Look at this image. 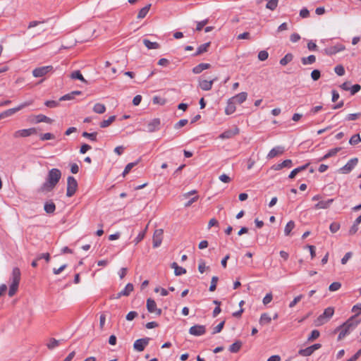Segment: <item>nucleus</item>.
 I'll return each instance as SVG.
<instances>
[{
    "instance_id": "obj_1",
    "label": "nucleus",
    "mask_w": 361,
    "mask_h": 361,
    "mask_svg": "<svg viewBox=\"0 0 361 361\" xmlns=\"http://www.w3.org/2000/svg\"><path fill=\"white\" fill-rule=\"evenodd\" d=\"M61 173L58 169H51L49 171L46 181L40 188L41 192H51L59 183Z\"/></svg>"
},
{
    "instance_id": "obj_2",
    "label": "nucleus",
    "mask_w": 361,
    "mask_h": 361,
    "mask_svg": "<svg viewBox=\"0 0 361 361\" xmlns=\"http://www.w3.org/2000/svg\"><path fill=\"white\" fill-rule=\"evenodd\" d=\"M360 322V320L355 319V316H352L342 325L337 327L336 331H339L338 340L341 341L348 335Z\"/></svg>"
},
{
    "instance_id": "obj_3",
    "label": "nucleus",
    "mask_w": 361,
    "mask_h": 361,
    "mask_svg": "<svg viewBox=\"0 0 361 361\" xmlns=\"http://www.w3.org/2000/svg\"><path fill=\"white\" fill-rule=\"evenodd\" d=\"M334 314V307H329L326 308L324 312L314 320V325L316 326H319L326 324L333 317Z\"/></svg>"
},
{
    "instance_id": "obj_4",
    "label": "nucleus",
    "mask_w": 361,
    "mask_h": 361,
    "mask_svg": "<svg viewBox=\"0 0 361 361\" xmlns=\"http://www.w3.org/2000/svg\"><path fill=\"white\" fill-rule=\"evenodd\" d=\"M33 100H29L26 101L20 104H19L18 106L7 109L0 114V119L5 118L6 117L11 116L18 112V111L23 109L25 107H27L31 104H32Z\"/></svg>"
},
{
    "instance_id": "obj_5",
    "label": "nucleus",
    "mask_w": 361,
    "mask_h": 361,
    "mask_svg": "<svg viewBox=\"0 0 361 361\" xmlns=\"http://www.w3.org/2000/svg\"><path fill=\"white\" fill-rule=\"evenodd\" d=\"M78 188V182L73 176H68L67 178V190L66 195L72 197L76 192Z\"/></svg>"
},
{
    "instance_id": "obj_6",
    "label": "nucleus",
    "mask_w": 361,
    "mask_h": 361,
    "mask_svg": "<svg viewBox=\"0 0 361 361\" xmlns=\"http://www.w3.org/2000/svg\"><path fill=\"white\" fill-rule=\"evenodd\" d=\"M35 134H37L36 128H27V129H22V130H16L13 133V137L15 138L27 137L32 135H35Z\"/></svg>"
},
{
    "instance_id": "obj_7",
    "label": "nucleus",
    "mask_w": 361,
    "mask_h": 361,
    "mask_svg": "<svg viewBox=\"0 0 361 361\" xmlns=\"http://www.w3.org/2000/svg\"><path fill=\"white\" fill-rule=\"evenodd\" d=\"M358 159L357 158H353L350 159L346 164L339 169V172L341 173L347 174L349 173L354 167L357 165Z\"/></svg>"
},
{
    "instance_id": "obj_8",
    "label": "nucleus",
    "mask_w": 361,
    "mask_h": 361,
    "mask_svg": "<svg viewBox=\"0 0 361 361\" xmlns=\"http://www.w3.org/2000/svg\"><path fill=\"white\" fill-rule=\"evenodd\" d=\"M53 70V66H46L36 68L32 71V75L35 78H40L45 75L49 72Z\"/></svg>"
},
{
    "instance_id": "obj_9",
    "label": "nucleus",
    "mask_w": 361,
    "mask_h": 361,
    "mask_svg": "<svg viewBox=\"0 0 361 361\" xmlns=\"http://www.w3.org/2000/svg\"><path fill=\"white\" fill-rule=\"evenodd\" d=\"M163 233H164L163 229H157L154 232L152 242H153V247L154 248L158 247L161 245L162 239H163Z\"/></svg>"
},
{
    "instance_id": "obj_10",
    "label": "nucleus",
    "mask_w": 361,
    "mask_h": 361,
    "mask_svg": "<svg viewBox=\"0 0 361 361\" xmlns=\"http://www.w3.org/2000/svg\"><path fill=\"white\" fill-rule=\"evenodd\" d=\"M147 309L150 313H155L157 315L159 316L161 314V310L157 308L156 302L151 298H148L147 300Z\"/></svg>"
},
{
    "instance_id": "obj_11",
    "label": "nucleus",
    "mask_w": 361,
    "mask_h": 361,
    "mask_svg": "<svg viewBox=\"0 0 361 361\" xmlns=\"http://www.w3.org/2000/svg\"><path fill=\"white\" fill-rule=\"evenodd\" d=\"M161 121L159 118H153L149 121L147 124V131L149 133H153L157 131L160 128Z\"/></svg>"
},
{
    "instance_id": "obj_12",
    "label": "nucleus",
    "mask_w": 361,
    "mask_h": 361,
    "mask_svg": "<svg viewBox=\"0 0 361 361\" xmlns=\"http://www.w3.org/2000/svg\"><path fill=\"white\" fill-rule=\"evenodd\" d=\"M206 328L204 325H195L190 328L189 334L195 336H200L204 334Z\"/></svg>"
},
{
    "instance_id": "obj_13",
    "label": "nucleus",
    "mask_w": 361,
    "mask_h": 361,
    "mask_svg": "<svg viewBox=\"0 0 361 361\" xmlns=\"http://www.w3.org/2000/svg\"><path fill=\"white\" fill-rule=\"evenodd\" d=\"M240 130L238 127H234L233 129L227 130L219 135V137L222 140L230 139L238 135Z\"/></svg>"
},
{
    "instance_id": "obj_14",
    "label": "nucleus",
    "mask_w": 361,
    "mask_h": 361,
    "mask_svg": "<svg viewBox=\"0 0 361 361\" xmlns=\"http://www.w3.org/2000/svg\"><path fill=\"white\" fill-rule=\"evenodd\" d=\"M149 341V338H140L136 340L133 344L135 350L139 352L144 350L145 346L147 345Z\"/></svg>"
},
{
    "instance_id": "obj_15",
    "label": "nucleus",
    "mask_w": 361,
    "mask_h": 361,
    "mask_svg": "<svg viewBox=\"0 0 361 361\" xmlns=\"http://www.w3.org/2000/svg\"><path fill=\"white\" fill-rule=\"evenodd\" d=\"M345 49V46L341 44H338L335 46L327 47L324 49L327 55H334Z\"/></svg>"
},
{
    "instance_id": "obj_16",
    "label": "nucleus",
    "mask_w": 361,
    "mask_h": 361,
    "mask_svg": "<svg viewBox=\"0 0 361 361\" xmlns=\"http://www.w3.org/2000/svg\"><path fill=\"white\" fill-rule=\"evenodd\" d=\"M285 151V149L282 146H277L271 149L267 154V159H271L275 157L282 154Z\"/></svg>"
},
{
    "instance_id": "obj_17",
    "label": "nucleus",
    "mask_w": 361,
    "mask_h": 361,
    "mask_svg": "<svg viewBox=\"0 0 361 361\" xmlns=\"http://www.w3.org/2000/svg\"><path fill=\"white\" fill-rule=\"evenodd\" d=\"M216 80V78H214L211 80H202L199 81V87L204 91L210 90L212 88V85L214 82Z\"/></svg>"
},
{
    "instance_id": "obj_18",
    "label": "nucleus",
    "mask_w": 361,
    "mask_h": 361,
    "mask_svg": "<svg viewBox=\"0 0 361 361\" xmlns=\"http://www.w3.org/2000/svg\"><path fill=\"white\" fill-rule=\"evenodd\" d=\"M11 280L12 281L11 283L19 285L20 280V271L18 267L13 269Z\"/></svg>"
},
{
    "instance_id": "obj_19",
    "label": "nucleus",
    "mask_w": 361,
    "mask_h": 361,
    "mask_svg": "<svg viewBox=\"0 0 361 361\" xmlns=\"http://www.w3.org/2000/svg\"><path fill=\"white\" fill-rule=\"evenodd\" d=\"M292 166V161L286 159L281 163L276 164L272 166V169L275 171H279L283 168H290Z\"/></svg>"
},
{
    "instance_id": "obj_20",
    "label": "nucleus",
    "mask_w": 361,
    "mask_h": 361,
    "mask_svg": "<svg viewBox=\"0 0 361 361\" xmlns=\"http://www.w3.org/2000/svg\"><path fill=\"white\" fill-rule=\"evenodd\" d=\"M334 202V199H329L327 200H321L317 204L314 205V209H328L330 207L331 204Z\"/></svg>"
},
{
    "instance_id": "obj_21",
    "label": "nucleus",
    "mask_w": 361,
    "mask_h": 361,
    "mask_svg": "<svg viewBox=\"0 0 361 361\" xmlns=\"http://www.w3.org/2000/svg\"><path fill=\"white\" fill-rule=\"evenodd\" d=\"M211 67L209 63H201L192 68V73L195 74H199L204 70L208 69Z\"/></svg>"
},
{
    "instance_id": "obj_22",
    "label": "nucleus",
    "mask_w": 361,
    "mask_h": 361,
    "mask_svg": "<svg viewBox=\"0 0 361 361\" xmlns=\"http://www.w3.org/2000/svg\"><path fill=\"white\" fill-rule=\"evenodd\" d=\"M247 97V94L245 92H240L234 97H231V99L236 104H242L243 103Z\"/></svg>"
},
{
    "instance_id": "obj_23",
    "label": "nucleus",
    "mask_w": 361,
    "mask_h": 361,
    "mask_svg": "<svg viewBox=\"0 0 361 361\" xmlns=\"http://www.w3.org/2000/svg\"><path fill=\"white\" fill-rule=\"evenodd\" d=\"M236 109L235 103L230 98L227 102V105L225 109V113L227 115L232 114Z\"/></svg>"
},
{
    "instance_id": "obj_24",
    "label": "nucleus",
    "mask_w": 361,
    "mask_h": 361,
    "mask_svg": "<svg viewBox=\"0 0 361 361\" xmlns=\"http://www.w3.org/2000/svg\"><path fill=\"white\" fill-rule=\"evenodd\" d=\"M209 46H210V42H207V43L201 44L200 47H197L196 52L192 54V56H196L200 55L204 52H207Z\"/></svg>"
},
{
    "instance_id": "obj_25",
    "label": "nucleus",
    "mask_w": 361,
    "mask_h": 361,
    "mask_svg": "<svg viewBox=\"0 0 361 361\" xmlns=\"http://www.w3.org/2000/svg\"><path fill=\"white\" fill-rule=\"evenodd\" d=\"M143 42V44H145V46L148 49H159L160 48V45L159 43L154 42H152L151 41H149V39H144L142 40Z\"/></svg>"
},
{
    "instance_id": "obj_26",
    "label": "nucleus",
    "mask_w": 361,
    "mask_h": 361,
    "mask_svg": "<svg viewBox=\"0 0 361 361\" xmlns=\"http://www.w3.org/2000/svg\"><path fill=\"white\" fill-rule=\"evenodd\" d=\"M171 267L174 269L176 276H180L186 273V269L182 267H179L176 262H173Z\"/></svg>"
},
{
    "instance_id": "obj_27",
    "label": "nucleus",
    "mask_w": 361,
    "mask_h": 361,
    "mask_svg": "<svg viewBox=\"0 0 361 361\" xmlns=\"http://www.w3.org/2000/svg\"><path fill=\"white\" fill-rule=\"evenodd\" d=\"M271 322V317L267 313H263L261 314L259 323L260 325L264 326L270 324Z\"/></svg>"
},
{
    "instance_id": "obj_28",
    "label": "nucleus",
    "mask_w": 361,
    "mask_h": 361,
    "mask_svg": "<svg viewBox=\"0 0 361 361\" xmlns=\"http://www.w3.org/2000/svg\"><path fill=\"white\" fill-rule=\"evenodd\" d=\"M41 122L51 123L53 122V119L43 114L37 115L35 116V123H39Z\"/></svg>"
},
{
    "instance_id": "obj_29",
    "label": "nucleus",
    "mask_w": 361,
    "mask_h": 361,
    "mask_svg": "<svg viewBox=\"0 0 361 361\" xmlns=\"http://www.w3.org/2000/svg\"><path fill=\"white\" fill-rule=\"evenodd\" d=\"M44 209L47 214H53L56 209V205L52 201L46 202Z\"/></svg>"
},
{
    "instance_id": "obj_30",
    "label": "nucleus",
    "mask_w": 361,
    "mask_h": 361,
    "mask_svg": "<svg viewBox=\"0 0 361 361\" xmlns=\"http://www.w3.org/2000/svg\"><path fill=\"white\" fill-rule=\"evenodd\" d=\"M150 7H151V4H149L146 5L145 7H143L142 8H141L140 10V11L138 12L137 18L138 19L144 18L148 13L150 9Z\"/></svg>"
},
{
    "instance_id": "obj_31",
    "label": "nucleus",
    "mask_w": 361,
    "mask_h": 361,
    "mask_svg": "<svg viewBox=\"0 0 361 361\" xmlns=\"http://www.w3.org/2000/svg\"><path fill=\"white\" fill-rule=\"evenodd\" d=\"M70 76L72 79H77L86 84L87 83V81L84 78L80 71H75L72 72Z\"/></svg>"
},
{
    "instance_id": "obj_32",
    "label": "nucleus",
    "mask_w": 361,
    "mask_h": 361,
    "mask_svg": "<svg viewBox=\"0 0 361 361\" xmlns=\"http://www.w3.org/2000/svg\"><path fill=\"white\" fill-rule=\"evenodd\" d=\"M93 111H94V112H95L97 114H102L106 111V106L103 104L97 103L94 104V106L93 107Z\"/></svg>"
},
{
    "instance_id": "obj_33",
    "label": "nucleus",
    "mask_w": 361,
    "mask_h": 361,
    "mask_svg": "<svg viewBox=\"0 0 361 361\" xmlns=\"http://www.w3.org/2000/svg\"><path fill=\"white\" fill-rule=\"evenodd\" d=\"M301 61L303 65L312 64L316 61V57L314 55H310L307 57L302 58Z\"/></svg>"
},
{
    "instance_id": "obj_34",
    "label": "nucleus",
    "mask_w": 361,
    "mask_h": 361,
    "mask_svg": "<svg viewBox=\"0 0 361 361\" xmlns=\"http://www.w3.org/2000/svg\"><path fill=\"white\" fill-rule=\"evenodd\" d=\"M293 59V56L292 54L290 53H288L286 54L284 57H283L281 60H280V64L281 66H286L287 65L288 63H290Z\"/></svg>"
},
{
    "instance_id": "obj_35",
    "label": "nucleus",
    "mask_w": 361,
    "mask_h": 361,
    "mask_svg": "<svg viewBox=\"0 0 361 361\" xmlns=\"http://www.w3.org/2000/svg\"><path fill=\"white\" fill-rule=\"evenodd\" d=\"M295 228V222L290 221L287 223L284 228V234L286 236L290 235L291 231Z\"/></svg>"
},
{
    "instance_id": "obj_36",
    "label": "nucleus",
    "mask_w": 361,
    "mask_h": 361,
    "mask_svg": "<svg viewBox=\"0 0 361 361\" xmlns=\"http://www.w3.org/2000/svg\"><path fill=\"white\" fill-rule=\"evenodd\" d=\"M115 119H116V116H111L109 117L108 119L104 120L103 121H102L100 123L99 126L102 128H106L109 126H110L115 121Z\"/></svg>"
},
{
    "instance_id": "obj_37",
    "label": "nucleus",
    "mask_w": 361,
    "mask_h": 361,
    "mask_svg": "<svg viewBox=\"0 0 361 361\" xmlns=\"http://www.w3.org/2000/svg\"><path fill=\"white\" fill-rule=\"evenodd\" d=\"M242 346V343L239 341L233 343L229 347V350L231 353H238Z\"/></svg>"
},
{
    "instance_id": "obj_38",
    "label": "nucleus",
    "mask_w": 361,
    "mask_h": 361,
    "mask_svg": "<svg viewBox=\"0 0 361 361\" xmlns=\"http://www.w3.org/2000/svg\"><path fill=\"white\" fill-rule=\"evenodd\" d=\"M133 290V285L130 283H128L123 290H121V294L123 295V296H128L130 293Z\"/></svg>"
},
{
    "instance_id": "obj_39",
    "label": "nucleus",
    "mask_w": 361,
    "mask_h": 361,
    "mask_svg": "<svg viewBox=\"0 0 361 361\" xmlns=\"http://www.w3.org/2000/svg\"><path fill=\"white\" fill-rule=\"evenodd\" d=\"M312 353L313 352L310 346L304 349H300L298 351V354L304 357L310 356Z\"/></svg>"
},
{
    "instance_id": "obj_40",
    "label": "nucleus",
    "mask_w": 361,
    "mask_h": 361,
    "mask_svg": "<svg viewBox=\"0 0 361 361\" xmlns=\"http://www.w3.org/2000/svg\"><path fill=\"white\" fill-rule=\"evenodd\" d=\"M361 142V138H360V136L359 134H355V135H353L350 140H349V143L352 145H357L358 144L359 142Z\"/></svg>"
},
{
    "instance_id": "obj_41",
    "label": "nucleus",
    "mask_w": 361,
    "mask_h": 361,
    "mask_svg": "<svg viewBox=\"0 0 361 361\" xmlns=\"http://www.w3.org/2000/svg\"><path fill=\"white\" fill-rule=\"evenodd\" d=\"M97 133L96 132L91 133H87V132H83L82 135L84 137L88 138L92 141H96L97 140Z\"/></svg>"
},
{
    "instance_id": "obj_42",
    "label": "nucleus",
    "mask_w": 361,
    "mask_h": 361,
    "mask_svg": "<svg viewBox=\"0 0 361 361\" xmlns=\"http://www.w3.org/2000/svg\"><path fill=\"white\" fill-rule=\"evenodd\" d=\"M138 161H136V162H131V163H129L128 164L125 169H124V171L123 172V176H125L126 174H128L130 170L135 166L137 165Z\"/></svg>"
},
{
    "instance_id": "obj_43",
    "label": "nucleus",
    "mask_w": 361,
    "mask_h": 361,
    "mask_svg": "<svg viewBox=\"0 0 361 361\" xmlns=\"http://www.w3.org/2000/svg\"><path fill=\"white\" fill-rule=\"evenodd\" d=\"M59 101H54V100H47L44 102V104L46 106L49 108H55L57 107L59 105Z\"/></svg>"
},
{
    "instance_id": "obj_44",
    "label": "nucleus",
    "mask_w": 361,
    "mask_h": 361,
    "mask_svg": "<svg viewBox=\"0 0 361 361\" xmlns=\"http://www.w3.org/2000/svg\"><path fill=\"white\" fill-rule=\"evenodd\" d=\"M218 280H219V278L216 276H214L212 278L211 285L209 286L210 291H214L216 290V283H217Z\"/></svg>"
},
{
    "instance_id": "obj_45",
    "label": "nucleus",
    "mask_w": 361,
    "mask_h": 361,
    "mask_svg": "<svg viewBox=\"0 0 361 361\" xmlns=\"http://www.w3.org/2000/svg\"><path fill=\"white\" fill-rule=\"evenodd\" d=\"M352 312H354L355 314L354 315L355 317L356 318V317L357 315H359L360 314H361V303H357L356 305H355L353 307H352Z\"/></svg>"
},
{
    "instance_id": "obj_46",
    "label": "nucleus",
    "mask_w": 361,
    "mask_h": 361,
    "mask_svg": "<svg viewBox=\"0 0 361 361\" xmlns=\"http://www.w3.org/2000/svg\"><path fill=\"white\" fill-rule=\"evenodd\" d=\"M269 54L267 51H260L258 54V59L259 61H264L268 59Z\"/></svg>"
},
{
    "instance_id": "obj_47",
    "label": "nucleus",
    "mask_w": 361,
    "mask_h": 361,
    "mask_svg": "<svg viewBox=\"0 0 361 361\" xmlns=\"http://www.w3.org/2000/svg\"><path fill=\"white\" fill-rule=\"evenodd\" d=\"M340 224L337 222H333L329 226V229L331 233H336L340 229Z\"/></svg>"
},
{
    "instance_id": "obj_48",
    "label": "nucleus",
    "mask_w": 361,
    "mask_h": 361,
    "mask_svg": "<svg viewBox=\"0 0 361 361\" xmlns=\"http://www.w3.org/2000/svg\"><path fill=\"white\" fill-rule=\"evenodd\" d=\"M59 343V341L56 340L55 338H51L49 342L47 344V345L49 349H53L55 347L58 346Z\"/></svg>"
},
{
    "instance_id": "obj_49",
    "label": "nucleus",
    "mask_w": 361,
    "mask_h": 361,
    "mask_svg": "<svg viewBox=\"0 0 361 361\" xmlns=\"http://www.w3.org/2000/svg\"><path fill=\"white\" fill-rule=\"evenodd\" d=\"M334 71L339 76H342L345 74V69H344L343 66L341 65L336 66L334 68Z\"/></svg>"
},
{
    "instance_id": "obj_50",
    "label": "nucleus",
    "mask_w": 361,
    "mask_h": 361,
    "mask_svg": "<svg viewBox=\"0 0 361 361\" xmlns=\"http://www.w3.org/2000/svg\"><path fill=\"white\" fill-rule=\"evenodd\" d=\"M145 231H140L138 235H137V237L135 238V240H133V242L135 243V245L138 244L141 240H143V238H145Z\"/></svg>"
},
{
    "instance_id": "obj_51",
    "label": "nucleus",
    "mask_w": 361,
    "mask_h": 361,
    "mask_svg": "<svg viewBox=\"0 0 361 361\" xmlns=\"http://www.w3.org/2000/svg\"><path fill=\"white\" fill-rule=\"evenodd\" d=\"M224 324H225V322L223 321L221 322H220L217 326H216L214 329H213V331H212V334H216L217 333H219L221 331V330L223 329L224 328Z\"/></svg>"
},
{
    "instance_id": "obj_52",
    "label": "nucleus",
    "mask_w": 361,
    "mask_h": 361,
    "mask_svg": "<svg viewBox=\"0 0 361 361\" xmlns=\"http://www.w3.org/2000/svg\"><path fill=\"white\" fill-rule=\"evenodd\" d=\"M341 287V283L339 282H334L332 283L329 287V290L330 291H336L338 290V289H340V288Z\"/></svg>"
},
{
    "instance_id": "obj_53",
    "label": "nucleus",
    "mask_w": 361,
    "mask_h": 361,
    "mask_svg": "<svg viewBox=\"0 0 361 361\" xmlns=\"http://www.w3.org/2000/svg\"><path fill=\"white\" fill-rule=\"evenodd\" d=\"M18 285L11 283L8 290V295L12 297L16 293Z\"/></svg>"
},
{
    "instance_id": "obj_54",
    "label": "nucleus",
    "mask_w": 361,
    "mask_h": 361,
    "mask_svg": "<svg viewBox=\"0 0 361 361\" xmlns=\"http://www.w3.org/2000/svg\"><path fill=\"white\" fill-rule=\"evenodd\" d=\"M320 335V333L318 330L312 331L310 335L308 337V341H313L317 339Z\"/></svg>"
},
{
    "instance_id": "obj_55",
    "label": "nucleus",
    "mask_w": 361,
    "mask_h": 361,
    "mask_svg": "<svg viewBox=\"0 0 361 361\" xmlns=\"http://www.w3.org/2000/svg\"><path fill=\"white\" fill-rule=\"evenodd\" d=\"M303 298V295L296 296L289 304V307L293 308Z\"/></svg>"
},
{
    "instance_id": "obj_56",
    "label": "nucleus",
    "mask_w": 361,
    "mask_h": 361,
    "mask_svg": "<svg viewBox=\"0 0 361 361\" xmlns=\"http://www.w3.org/2000/svg\"><path fill=\"white\" fill-rule=\"evenodd\" d=\"M320 76H321V73L317 69L312 71L311 73V78L314 81L319 80Z\"/></svg>"
},
{
    "instance_id": "obj_57",
    "label": "nucleus",
    "mask_w": 361,
    "mask_h": 361,
    "mask_svg": "<svg viewBox=\"0 0 361 361\" xmlns=\"http://www.w3.org/2000/svg\"><path fill=\"white\" fill-rule=\"evenodd\" d=\"M52 139H54V135L50 133H44L40 135V140L43 141Z\"/></svg>"
},
{
    "instance_id": "obj_58",
    "label": "nucleus",
    "mask_w": 361,
    "mask_h": 361,
    "mask_svg": "<svg viewBox=\"0 0 361 361\" xmlns=\"http://www.w3.org/2000/svg\"><path fill=\"white\" fill-rule=\"evenodd\" d=\"M360 116H361L360 113L350 114L346 116L345 120L355 121V120H357Z\"/></svg>"
},
{
    "instance_id": "obj_59",
    "label": "nucleus",
    "mask_w": 361,
    "mask_h": 361,
    "mask_svg": "<svg viewBox=\"0 0 361 361\" xmlns=\"http://www.w3.org/2000/svg\"><path fill=\"white\" fill-rule=\"evenodd\" d=\"M272 298H273V295L271 294V293H267L263 298V304L264 305H268L269 302H271V301L272 300Z\"/></svg>"
},
{
    "instance_id": "obj_60",
    "label": "nucleus",
    "mask_w": 361,
    "mask_h": 361,
    "mask_svg": "<svg viewBox=\"0 0 361 361\" xmlns=\"http://www.w3.org/2000/svg\"><path fill=\"white\" fill-rule=\"evenodd\" d=\"M209 269V267H206V264H205V262L204 260H200V263H199V266H198V270L202 274L204 272L205 269Z\"/></svg>"
},
{
    "instance_id": "obj_61",
    "label": "nucleus",
    "mask_w": 361,
    "mask_h": 361,
    "mask_svg": "<svg viewBox=\"0 0 361 361\" xmlns=\"http://www.w3.org/2000/svg\"><path fill=\"white\" fill-rule=\"evenodd\" d=\"M188 121L187 119H181L178 123H176L174 126L176 129H179L183 126H185L188 123Z\"/></svg>"
},
{
    "instance_id": "obj_62",
    "label": "nucleus",
    "mask_w": 361,
    "mask_h": 361,
    "mask_svg": "<svg viewBox=\"0 0 361 361\" xmlns=\"http://www.w3.org/2000/svg\"><path fill=\"white\" fill-rule=\"evenodd\" d=\"M208 23V19H204L200 22H198L196 27L197 31H200L203 28L204 25H206Z\"/></svg>"
},
{
    "instance_id": "obj_63",
    "label": "nucleus",
    "mask_w": 361,
    "mask_h": 361,
    "mask_svg": "<svg viewBox=\"0 0 361 361\" xmlns=\"http://www.w3.org/2000/svg\"><path fill=\"white\" fill-rule=\"evenodd\" d=\"M360 89H361V86L358 84H355L350 88V94L352 95H354L355 94L358 92L360 90Z\"/></svg>"
},
{
    "instance_id": "obj_64",
    "label": "nucleus",
    "mask_w": 361,
    "mask_h": 361,
    "mask_svg": "<svg viewBox=\"0 0 361 361\" xmlns=\"http://www.w3.org/2000/svg\"><path fill=\"white\" fill-rule=\"evenodd\" d=\"M137 316V312L135 311H130L128 312L126 315V319L128 321H132Z\"/></svg>"
}]
</instances>
